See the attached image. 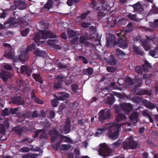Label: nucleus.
Segmentation results:
<instances>
[{
  "instance_id": "obj_1",
  "label": "nucleus",
  "mask_w": 158,
  "mask_h": 158,
  "mask_svg": "<svg viewBox=\"0 0 158 158\" xmlns=\"http://www.w3.org/2000/svg\"><path fill=\"white\" fill-rule=\"evenodd\" d=\"M132 31V28L130 27L128 30H122L120 31L117 35L119 38L118 42L115 40V36L114 35L110 33L107 34L106 38V46L111 47L113 46L118 45L119 47L123 49L127 48L128 43L127 41L126 34Z\"/></svg>"
},
{
  "instance_id": "obj_2",
  "label": "nucleus",
  "mask_w": 158,
  "mask_h": 158,
  "mask_svg": "<svg viewBox=\"0 0 158 158\" xmlns=\"http://www.w3.org/2000/svg\"><path fill=\"white\" fill-rule=\"evenodd\" d=\"M132 108L131 105L129 103H123L121 104L120 106L115 105L114 109L117 114L116 117L115 122L118 123L120 120L125 119L126 116L123 114L120 113L121 110H123L124 113L128 114L131 111Z\"/></svg>"
},
{
  "instance_id": "obj_3",
  "label": "nucleus",
  "mask_w": 158,
  "mask_h": 158,
  "mask_svg": "<svg viewBox=\"0 0 158 158\" xmlns=\"http://www.w3.org/2000/svg\"><path fill=\"white\" fill-rule=\"evenodd\" d=\"M133 85L135 88L133 89L132 90V92L134 94L136 95H152V91L147 89H142L139 91H137V88L140 86L142 84V80L139 78L138 76L135 77L133 81Z\"/></svg>"
},
{
  "instance_id": "obj_4",
  "label": "nucleus",
  "mask_w": 158,
  "mask_h": 158,
  "mask_svg": "<svg viewBox=\"0 0 158 158\" xmlns=\"http://www.w3.org/2000/svg\"><path fill=\"white\" fill-rule=\"evenodd\" d=\"M125 123L118 124L115 123H112L110 124L109 131L107 132L109 137L113 140L118 138L119 132L121 127L124 125Z\"/></svg>"
},
{
  "instance_id": "obj_5",
  "label": "nucleus",
  "mask_w": 158,
  "mask_h": 158,
  "mask_svg": "<svg viewBox=\"0 0 158 158\" xmlns=\"http://www.w3.org/2000/svg\"><path fill=\"white\" fill-rule=\"evenodd\" d=\"M33 39L35 43H40V39H44L49 38H56V35L54 33H52L50 31H46L45 30L41 31L40 33H35L34 34Z\"/></svg>"
},
{
  "instance_id": "obj_6",
  "label": "nucleus",
  "mask_w": 158,
  "mask_h": 158,
  "mask_svg": "<svg viewBox=\"0 0 158 158\" xmlns=\"http://www.w3.org/2000/svg\"><path fill=\"white\" fill-rule=\"evenodd\" d=\"M138 145V143L135 141L132 137H130L123 142L122 147L125 150L135 149L137 148Z\"/></svg>"
},
{
  "instance_id": "obj_7",
  "label": "nucleus",
  "mask_w": 158,
  "mask_h": 158,
  "mask_svg": "<svg viewBox=\"0 0 158 158\" xmlns=\"http://www.w3.org/2000/svg\"><path fill=\"white\" fill-rule=\"evenodd\" d=\"M24 21H20L18 22L17 19L16 17L15 18H10L5 22L4 24V29L6 28H10L11 27H15L18 26V24H21Z\"/></svg>"
},
{
  "instance_id": "obj_8",
  "label": "nucleus",
  "mask_w": 158,
  "mask_h": 158,
  "mask_svg": "<svg viewBox=\"0 0 158 158\" xmlns=\"http://www.w3.org/2000/svg\"><path fill=\"white\" fill-rule=\"evenodd\" d=\"M100 147L99 150V155L103 156V158L110 155V150L106 143H102L100 144Z\"/></svg>"
},
{
  "instance_id": "obj_9",
  "label": "nucleus",
  "mask_w": 158,
  "mask_h": 158,
  "mask_svg": "<svg viewBox=\"0 0 158 158\" xmlns=\"http://www.w3.org/2000/svg\"><path fill=\"white\" fill-rule=\"evenodd\" d=\"M99 114L98 121L101 123H103L105 120L112 118L110 111L109 110L105 111L102 110L99 112Z\"/></svg>"
},
{
  "instance_id": "obj_10",
  "label": "nucleus",
  "mask_w": 158,
  "mask_h": 158,
  "mask_svg": "<svg viewBox=\"0 0 158 158\" xmlns=\"http://www.w3.org/2000/svg\"><path fill=\"white\" fill-rule=\"evenodd\" d=\"M20 70V72L22 74H27L28 76H30L31 74L32 70L31 68L25 65H21L20 67V70L19 68H17V70L18 72V71Z\"/></svg>"
},
{
  "instance_id": "obj_11",
  "label": "nucleus",
  "mask_w": 158,
  "mask_h": 158,
  "mask_svg": "<svg viewBox=\"0 0 158 158\" xmlns=\"http://www.w3.org/2000/svg\"><path fill=\"white\" fill-rule=\"evenodd\" d=\"M71 127L70 120L69 118H68L66 120L65 125L63 129L61 128V132L63 134L69 133L70 131Z\"/></svg>"
},
{
  "instance_id": "obj_12",
  "label": "nucleus",
  "mask_w": 158,
  "mask_h": 158,
  "mask_svg": "<svg viewBox=\"0 0 158 158\" xmlns=\"http://www.w3.org/2000/svg\"><path fill=\"white\" fill-rule=\"evenodd\" d=\"M49 134L51 137V141L52 143L57 140V138L59 135V133L56 130V128H54L53 130L50 131L49 132Z\"/></svg>"
},
{
  "instance_id": "obj_13",
  "label": "nucleus",
  "mask_w": 158,
  "mask_h": 158,
  "mask_svg": "<svg viewBox=\"0 0 158 158\" xmlns=\"http://www.w3.org/2000/svg\"><path fill=\"white\" fill-rule=\"evenodd\" d=\"M14 3L16 8L19 10H23L27 6V4L23 1H14Z\"/></svg>"
},
{
  "instance_id": "obj_14",
  "label": "nucleus",
  "mask_w": 158,
  "mask_h": 158,
  "mask_svg": "<svg viewBox=\"0 0 158 158\" xmlns=\"http://www.w3.org/2000/svg\"><path fill=\"white\" fill-rule=\"evenodd\" d=\"M11 102L13 104L18 105H23L25 102L20 96H17L11 99Z\"/></svg>"
},
{
  "instance_id": "obj_15",
  "label": "nucleus",
  "mask_w": 158,
  "mask_h": 158,
  "mask_svg": "<svg viewBox=\"0 0 158 158\" xmlns=\"http://www.w3.org/2000/svg\"><path fill=\"white\" fill-rule=\"evenodd\" d=\"M19 57V61L22 63H24L28 60L29 56L28 53L25 51L21 53Z\"/></svg>"
},
{
  "instance_id": "obj_16",
  "label": "nucleus",
  "mask_w": 158,
  "mask_h": 158,
  "mask_svg": "<svg viewBox=\"0 0 158 158\" xmlns=\"http://www.w3.org/2000/svg\"><path fill=\"white\" fill-rule=\"evenodd\" d=\"M10 73L7 71H2L0 73V77L4 82L7 81V80L11 77Z\"/></svg>"
},
{
  "instance_id": "obj_17",
  "label": "nucleus",
  "mask_w": 158,
  "mask_h": 158,
  "mask_svg": "<svg viewBox=\"0 0 158 158\" xmlns=\"http://www.w3.org/2000/svg\"><path fill=\"white\" fill-rule=\"evenodd\" d=\"M35 90L34 89H33L31 93V98L35 102L38 104H39L41 105L43 104L44 103L43 102L35 96Z\"/></svg>"
},
{
  "instance_id": "obj_18",
  "label": "nucleus",
  "mask_w": 158,
  "mask_h": 158,
  "mask_svg": "<svg viewBox=\"0 0 158 158\" xmlns=\"http://www.w3.org/2000/svg\"><path fill=\"white\" fill-rule=\"evenodd\" d=\"M5 57L8 59H12L14 55L12 53V48L10 47L8 49H6L4 53Z\"/></svg>"
},
{
  "instance_id": "obj_19",
  "label": "nucleus",
  "mask_w": 158,
  "mask_h": 158,
  "mask_svg": "<svg viewBox=\"0 0 158 158\" xmlns=\"http://www.w3.org/2000/svg\"><path fill=\"white\" fill-rule=\"evenodd\" d=\"M34 55L37 56L44 57L46 56V53L44 51L40 50L39 48H36L33 52Z\"/></svg>"
},
{
  "instance_id": "obj_20",
  "label": "nucleus",
  "mask_w": 158,
  "mask_h": 158,
  "mask_svg": "<svg viewBox=\"0 0 158 158\" xmlns=\"http://www.w3.org/2000/svg\"><path fill=\"white\" fill-rule=\"evenodd\" d=\"M105 60L108 63L112 65H115L117 61L114 55L112 54L111 55L109 58H105Z\"/></svg>"
},
{
  "instance_id": "obj_21",
  "label": "nucleus",
  "mask_w": 158,
  "mask_h": 158,
  "mask_svg": "<svg viewBox=\"0 0 158 158\" xmlns=\"http://www.w3.org/2000/svg\"><path fill=\"white\" fill-rule=\"evenodd\" d=\"M141 45L143 48L144 50L146 51H148L150 49V47L149 45L148 41L145 39H142L140 40Z\"/></svg>"
},
{
  "instance_id": "obj_22",
  "label": "nucleus",
  "mask_w": 158,
  "mask_h": 158,
  "mask_svg": "<svg viewBox=\"0 0 158 158\" xmlns=\"http://www.w3.org/2000/svg\"><path fill=\"white\" fill-rule=\"evenodd\" d=\"M142 102L146 107L149 109H153L156 107L154 104L147 101L146 99H143Z\"/></svg>"
},
{
  "instance_id": "obj_23",
  "label": "nucleus",
  "mask_w": 158,
  "mask_h": 158,
  "mask_svg": "<svg viewBox=\"0 0 158 158\" xmlns=\"http://www.w3.org/2000/svg\"><path fill=\"white\" fill-rule=\"evenodd\" d=\"M58 41L56 40H49L47 41V43L48 44L51 46H54L55 48L56 49L59 48V45L55 44V43H58Z\"/></svg>"
},
{
  "instance_id": "obj_24",
  "label": "nucleus",
  "mask_w": 158,
  "mask_h": 158,
  "mask_svg": "<svg viewBox=\"0 0 158 158\" xmlns=\"http://www.w3.org/2000/svg\"><path fill=\"white\" fill-rule=\"evenodd\" d=\"M32 76L33 78L36 81H38L41 84H43V83L42 78L40 77L39 74H35L34 73H33Z\"/></svg>"
},
{
  "instance_id": "obj_25",
  "label": "nucleus",
  "mask_w": 158,
  "mask_h": 158,
  "mask_svg": "<svg viewBox=\"0 0 158 158\" xmlns=\"http://www.w3.org/2000/svg\"><path fill=\"white\" fill-rule=\"evenodd\" d=\"M72 141V140L69 138L63 135L60 134V144L62 142H71Z\"/></svg>"
},
{
  "instance_id": "obj_26",
  "label": "nucleus",
  "mask_w": 158,
  "mask_h": 158,
  "mask_svg": "<svg viewBox=\"0 0 158 158\" xmlns=\"http://www.w3.org/2000/svg\"><path fill=\"white\" fill-rule=\"evenodd\" d=\"M104 4V10H109L114 6L113 2H108L105 4V1L103 2Z\"/></svg>"
},
{
  "instance_id": "obj_27",
  "label": "nucleus",
  "mask_w": 158,
  "mask_h": 158,
  "mask_svg": "<svg viewBox=\"0 0 158 158\" xmlns=\"http://www.w3.org/2000/svg\"><path fill=\"white\" fill-rule=\"evenodd\" d=\"M133 7L135 11L141 12L143 10L139 2L133 5Z\"/></svg>"
},
{
  "instance_id": "obj_28",
  "label": "nucleus",
  "mask_w": 158,
  "mask_h": 158,
  "mask_svg": "<svg viewBox=\"0 0 158 158\" xmlns=\"http://www.w3.org/2000/svg\"><path fill=\"white\" fill-rule=\"evenodd\" d=\"M53 88L55 90L59 88V75H58L55 76Z\"/></svg>"
},
{
  "instance_id": "obj_29",
  "label": "nucleus",
  "mask_w": 158,
  "mask_h": 158,
  "mask_svg": "<svg viewBox=\"0 0 158 158\" xmlns=\"http://www.w3.org/2000/svg\"><path fill=\"white\" fill-rule=\"evenodd\" d=\"M69 95L70 94L67 93L60 92V101L66 100Z\"/></svg>"
},
{
  "instance_id": "obj_30",
  "label": "nucleus",
  "mask_w": 158,
  "mask_h": 158,
  "mask_svg": "<svg viewBox=\"0 0 158 158\" xmlns=\"http://www.w3.org/2000/svg\"><path fill=\"white\" fill-rule=\"evenodd\" d=\"M59 59L56 60L55 63L54 64L55 66L56 67L53 68L52 70H51L50 71H52L53 73L56 72L58 73L59 72V62L58 61Z\"/></svg>"
},
{
  "instance_id": "obj_31",
  "label": "nucleus",
  "mask_w": 158,
  "mask_h": 158,
  "mask_svg": "<svg viewBox=\"0 0 158 158\" xmlns=\"http://www.w3.org/2000/svg\"><path fill=\"white\" fill-rule=\"evenodd\" d=\"M150 55L153 57L158 56V48H155L154 50H151L149 51Z\"/></svg>"
},
{
  "instance_id": "obj_32",
  "label": "nucleus",
  "mask_w": 158,
  "mask_h": 158,
  "mask_svg": "<svg viewBox=\"0 0 158 158\" xmlns=\"http://www.w3.org/2000/svg\"><path fill=\"white\" fill-rule=\"evenodd\" d=\"M83 71L85 74L88 76L92 75L94 72L93 68L90 67H89L87 69H85Z\"/></svg>"
},
{
  "instance_id": "obj_33",
  "label": "nucleus",
  "mask_w": 158,
  "mask_h": 158,
  "mask_svg": "<svg viewBox=\"0 0 158 158\" xmlns=\"http://www.w3.org/2000/svg\"><path fill=\"white\" fill-rule=\"evenodd\" d=\"M14 15L15 16V17L14 18H15V16L16 17V18L17 20L19 22L20 21H24L23 23H22L21 24H18V26H19V27H21L23 26V25H25V24L27 23V22L24 20L21 17H19L17 15H15V13H14Z\"/></svg>"
},
{
  "instance_id": "obj_34",
  "label": "nucleus",
  "mask_w": 158,
  "mask_h": 158,
  "mask_svg": "<svg viewBox=\"0 0 158 158\" xmlns=\"http://www.w3.org/2000/svg\"><path fill=\"white\" fill-rule=\"evenodd\" d=\"M54 96L55 98L52 100V104L53 106L56 107L58 104V100H59V97H57L55 94H54Z\"/></svg>"
},
{
  "instance_id": "obj_35",
  "label": "nucleus",
  "mask_w": 158,
  "mask_h": 158,
  "mask_svg": "<svg viewBox=\"0 0 158 158\" xmlns=\"http://www.w3.org/2000/svg\"><path fill=\"white\" fill-rule=\"evenodd\" d=\"M138 116L139 114L138 113L136 112H135L131 114L129 117V118L131 121L135 120L136 121V122H137Z\"/></svg>"
},
{
  "instance_id": "obj_36",
  "label": "nucleus",
  "mask_w": 158,
  "mask_h": 158,
  "mask_svg": "<svg viewBox=\"0 0 158 158\" xmlns=\"http://www.w3.org/2000/svg\"><path fill=\"white\" fill-rule=\"evenodd\" d=\"M13 130L18 135H22L23 131L22 128L18 126H16L13 128Z\"/></svg>"
},
{
  "instance_id": "obj_37",
  "label": "nucleus",
  "mask_w": 158,
  "mask_h": 158,
  "mask_svg": "<svg viewBox=\"0 0 158 158\" xmlns=\"http://www.w3.org/2000/svg\"><path fill=\"white\" fill-rule=\"evenodd\" d=\"M53 6L52 1H48V2L44 6V8L49 10Z\"/></svg>"
},
{
  "instance_id": "obj_38",
  "label": "nucleus",
  "mask_w": 158,
  "mask_h": 158,
  "mask_svg": "<svg viewBox=\"0 0 158 158\" xmlns=\"http://www.w3.org/2000/svg\"><path fill=\"white\" fill-rule=\"evenodd\" d=\"M152 14H158V7H156L155 5H153L152 6V9L149 12V14L151 15Z\"/></svg>"
},
{
  "instance_id": "obj_39",
  "label": "nucleus",
  "mask_w": 158,
  "mask_h": 158,
  "mask_svg": "<svg viewBox=\"0 0 158 158\" xmlns=\"http://www.w3.org/2000/svg\"><path fill=\"white\" fill-rule=\"evenodd\" d=\"M152 67L150 64L147 61H146L142 66V68L145 70H147V68L151 69Z\"/></svg>"
},
{
  "instance_id": "obj_40",
  "label": "nucleus",
  "mask_w": 158,
  "mask_h": 158,
  "mask_svg": "<svg viewBox=\"0 0 158 158\" xmlns=\"http://www.w3.org/2000/svg\"><path fill=\"white\" fill-rule=\"evenodd\" d=\"M115 101L114 97V96L111 95L108 97L107 100V102L110 105L112 104Z\"/></svg>"
},
{
  "instance_id": "obj_41",
  "label": "nucleus",
  "mask_w": 158,
  "mask_h": 158,
  "mask_svg": "<svg viewBox=\"0 0 158 158\" xmlns=\"http://www.w3.org/2000/svg\"><path fill=\"white\" fill-rule=\"evenodd\" d=\"M67 33L69 38H72L76 36L77 34V33L76 31L72 30L68 31Z\"/></svg>"
},
{
  "instance_id": "obj_42",
  "label": "nucleus",
  "mask_w": 158,
  "mask_h": 158,
  "mask_svg": "<svg viewBox=\"0 0 158 158\" xmlns=\"http://www.w3.org/2000/svg\"><path fill=\"white\" fill-rule=\"evenodd\" d=\"M134 52L137 54L142 55L143 54L141 50L138 47L135 46L133 47Z\"/></svg>"
},
{
  "instance_id": "obj_43",
  "label": "nucleus",
  "mask_w": 158,
  "mask_h": 158,
  "mask_svg": "<svg viewBox=\"0 0 158 158\" xmlns=\"http://www.w3.org/2000/svg\"><path fill=\"white\" fill-rule=\"evenodd\" d=\"M106 128H98L97 129V131L95 133V135L96 136H98L99 134H101L103 132L106 131Z\"/></svg>"
},
{
  "instance_id": "obj_44",
  "label": "nucleus",
  "mask_w": 158,
  "mask_h": 158,
  "mask_svg": "<svg viewBox=\"0 0 158 158\" xmlns=\"http://www.w3.org/2000/svg\"><path fill=\"white\" fill-rule=\"evenodd\" d=\"M35 48V45L33 44L29 45L26 48L25 51L28 53L30 51L34 49Z\"/></svg>"
},
{
  "instance_id": "obj_45",
  "label": "nucleus",
  "mask_w": 158,
  "mask_h": 158,
  "mask_svg": "<svg viewBox=\"0 0 158 158\" xmlns=\"http://www.w3.org/2000/svg\"><path fill=\"white\" fill-rule=\"evenodd\" d=\"M36 156L35 154L28 153L23 155L22 158H35Z\"/></svg>"
},
{
  "instance_id": "obj_46",
  "label": "nucleus",
  "mask_w": 158,
  "mask_h": 158,
  "mask_svg": "<svg viewBox=\"0 0 158 158\" xmlns=\"http://www.w3.org/2000/svg\"><path fill=\"white\" fill-rule=\"evenodd\" d=\"M72 90L74 93H76L78 89L79 86L77 84H74L71 85Z\"/></svg>"
},
{
  "instance_id": "obj_47",
  "label": "nucleus",
  "mask_w": 158,
  "mask_h": 158,
  "mask_svg": "<svg viewBox=\"0 0 158 158\" xmlns=\"http://www.w3.org/2000/svg\"><path fill=\"white\" fill-rule=\"evenodd\" d=\"M126 83L129 86L133 85V81L132 79L128 77H127L125 80Z\"/></svg>"
},
{
  "instance_id": "obj_48",
  "label": "nucleus",
  "mask_w": 158,
  "mask_h": 158,
  "mask_svg": "<svg viewBox=\"0 0 158 158\" xmlns=\"http://www.w3.org/2000/svg\"><path fill=\"white\" fill-rule=\"evenodd\" d=\"M127 17L129 19L131 20H133L135 21L137 20V19L136 18V14L132 15L131 14H129L127 15Z\"/></svg>"
},
{
  "instance_id": "obj_49",
  "label": "nucleus",
  "mask_w": 158,
  "mask_h": 158,
  "mask_svg": "<svg viewBox=\"0 0 158 158\" xmlns=\"http://www.w3.org/2000/svg\"><path fill=\"white\" fill-rule=\"evenodd\" d=\"M30 29L28 28L25 29V30H22L21 32V35L23 36H26L28 34Z\"/></svg>"
},
{
  "instance_id": "obj_50",
  "label": "nucleus",
  "mask_w": 158,
  "mask_h": 158,
  "mask_svg": "<svg viewBox=\"0 0 158 158\" xmlns=\"http://www.w3.org/2000/svg\"><path fill=\"white\" fill-rule=\"evenodd\" d=\"M64 82L67 86H69L73 81V80L68 77H66L64 79Z\"/></svg>"
},
{
  "instance_id": "obj_51",
  "label": "nucleus",
  "mask_w": 158,
  "mask_h": 158,
  "mask_svg": "<svg viewBox=\"0 0 158 158\" xmlns=\"http://www.w3.org/2000/svg\"><path fill=\"white\" fill-rule=\"evenodd\" d=\"M121 142L119 140H118L117 141L113 143L111 146L114 148H118L120 145Z\"/></svg>"
},
{
  "instance_id": "obj_52",
  "label": "nucleus",
  "mask_w": 158,
  "mask_h": 158,
  "mask_svg": "<svg viewBox=\"0 0 158 158\" xmlns=\"http://www.w3.org/2000/svg\"><path fill=\"white\" fill-rule=\"evenodd\" d=\"M116 54L118 56H122L126 55L123 52L121 51L119 49L117 48L116 50Z\"/></svg>"
},
{
  "instance_id": "obj_53",
  "label": "nucleus",
  "mask_w": 158,
  "mask_h": 158,
  "mask_svg": "<svg viewBox=\"0 0 158 158\" xmlns=\"http://www.w3.org/2000/svg\"><path fill=\"white\" fill-rule=\"evenodd\" d=\"M101 1V5L100 6H97L96 8V10H104V4H103V2L105 1Z\"/></svg>"
},
{
  "instance_id": "obj_54",
  "label": "nucleus",
  "mask_w": 158,
  "mask_h": 158,
  "mask_svg": "<svg viewBox=\"0 0 158 158\" xmlns=\"http://www.w3.org/2000/svg\"><path fill=\"white\" fill-rule=\"evenodd\" d=\"M77 58L79 60H81L84 64H87L88 63V61L87 60L84 56H78Z\"/></svg>"
},
{
  "instance_id": "obj_55",
  "label": "nucleus",
  "mask_w": 158,
  "mask_h": 158,
  "mask_svg": "<svg viewBox=\"0 0 158 158\" xmlns=\"http://www.w3.org/2000/svg\"><path fill=\"white\" fill-rule=\"evenodd\" d=\"M68 104V102L67 101H66L63 103H61L60 106L61 107V110H63L66 108Z\"/></svg>"
},
{
  "instance_id": "obj_56",
  "label": "nucleus",
  "mask_w": 158,
  "mask_h": 158,
  "mask_svg": "<svg viewBox=\"0 0 158 158\" xmlns=\"http://www.w3.org/2000/svg\"><path fill=\"white\" fill-rule=\"evenodd\" d=\"M90 13V11L89 10H88L86 12L82 14L80 16L82 20L85 19L86 18V17Z\"/></svg>"
},
{
  "instance_id": "obj_57",
  "label": "nucleus",
  "mask_w": 158,
  "mask_h": 158,
  "mask_svg": "<svg viewBox=\"0 0 158 158\" xmlns=\"http://www.w3.org/2000/svg\"><path fill=\"white\" fill-rule=\"evenodd\" d=\"M52 148L56 150H58L59 149V141H57L56 143L53 144Z\"/></svg>"
},
{
  "instance_id": "obj_58",
  "label": "nucleus",
  "mask_w": 158,
  "mask_h": 158,
  "mask_svg": "<svg viewBox=\"0 0 158 158\" xmlns=\"http://www.w3.org/2000/svg\"><path fill=\"white\" fill-rule=\"evenodd\" d=\"M78 37H75L73 38L71 41V43L72 45H75L78 42Z\"/></svg>"
},
{
  "instance_id": "obj_59",
  "label": "nucleus",
  "mask_w": 158,
  "mask_h": 158,
  "mask_svg": "<svg viewBox=\"0 0 158 158\" xmlns=\"http://www.w3.org/2000/svg\"><path fill=\"white\" fill-rule=\"evenodd\" d=\"M2 114L5 116H8L10 114V111H9L8 108H6L3 110Z\"/></svg>"
},
{
  "instance_id": "obj_60",
  "label": "nucleus",
  "mask_w": 158,
  "mask_h": 158,
  "mask_svg": "<svg viewBox=\"0 0 158 158\" xmlns=\"http://www.w3.org/2000/svg\"><path fill=\"white\" fill-rule=\"evenodd\" d=\"M135 72L139 75H141L142 74V71L140 67L139 66H137L135 67Z\"/></svg>"
},
{
  "instance_id": "obj_61",
  "label": "nucleus",
  "mask_w": 158,
  "mask_h": 158,
  "mask_svg": "<svg viewBox=\"0 0 158 158\" xmlns=\"http://www.w3.org/2000/svg\"><path fill=\"white\" fill-rule=\"evenodd\" d=\"M18 109L17 108H11L10 110V113H11L12 114H16L18 111Z\"/></svg>"
},
{
  "instance_id": "obj_62",
  "label": "nucleus",
  "mask_w": 158,
  "mask_h": 158,
  "mask_svg": "<svg viewBox=\"0 0 158 158\" xmlns=\"http://www.w3.org/2000/svg\"><path fill=\"white\" fill-rule=\"evenodd\" d=\"M0 125L2 126V127L0 129V133L2 135H3L5 132V127L2 124H1Z\"/></svg>"
},
{
  "instance_id": "obj_63",
  "label": "nucleus",
  "mask_w": 158,
  "mask_h": 158,
  "mask_svg": "<svg viewBox=\"0 0 158 158\" xmlns=\"http://www.w3.org/2000/svg\"><path fill=\"white\" fill-rule=\"evenodd\" d=\"M4 68L6 69L9 70H11L13 69L12 66L9 64H5L4 66Z\"/></svg>"
},
{
  "instance_id": "obj_64",
  "label": "nucleus",
  "mask_w": 158,
  "mask_h": 158,
  "mask_svg": "<svg viewBox=\"0 0 158 158\" xmlns=\"http://www.w3.org/2000/svg\"><path fill=\"white\" fill-rule=\"evenodd\" d=\"M86 37L84 36H81L80 37V42L81 43H85L86 41Z\"/></svg>"
}]
</instances>
